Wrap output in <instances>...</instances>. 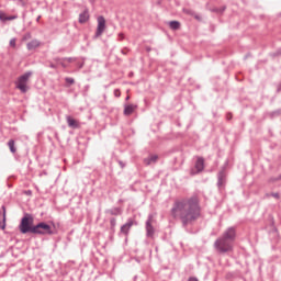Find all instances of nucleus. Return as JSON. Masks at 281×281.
Masks as SVG:
<instances>
[{
	"label": "nucleus",
	"mask_w": 281,
	"mask_h": 281,
	"mask_svg": "<svg viewBox=\"0 0 281 281\" xmlns=\"http://www.w3.org/2000/svg\"><path fill=\"white\" fill-rule=\"evenodd\" d=\"M170 213L172 218H179L181 221L182 227H188V225H192L201 217L199 199L196 196H191L176 200Z\"/></svg>",
	"instance_id": "nucleus-1"
},
{
	"label": "nucleus",
	"mask_w": 281,
	"mask_h": 281,
	"mask_svg": "<svg viewBox=\"0 0 281 281\" xmlns=\"http://www.w3.org/2000/svg\"><path fill=\"white\" fill-rule=\"evenodd\" d=\"M234 243H236V227L231 226L214 241L213 247L217 254H229L234 251Z\"/></svg>",
	"instance_id": "nucleus-2"
},
{
	"label": "nucleus",
	"mask_w": 281,
	"mask_h": 281,
	"mask_svg": "<svg viewBox=\"0 0 281 281\" xmlns=\"http://www.w3.org/2000/svg\"><path fill=\"white\" fill-rule=\"evenodd\" d=\"M19 229L21 234H34V229H36V225H34V217L26 213L21 220Z\"/></svg>",
	"instance_id": "nucleus-3"
},
{
	"label": "nucleus",
	"mask_w": 281,
	"mask_h": 281,
	"mask_svg": "<svg viewBox=\"0 0 281 281\" xmlns=\"http://www.w3.org/2000/svg\"><path fill=\"white\" fill-rule=\"evenodd\" d=\"M40 236H52L54 234V231H52V226L45 222H41L37 225H35L34 233Z\"/></svg>",
	"instance_id": "nucleus-4"
},
{
	"label": "nucleus",
	"mask_w": 281,
	"mask_h": 281,
	"mask_svg": "<svg viewBox=\"0 0 281 281\" xmlns=\"http://www.w3.org/2000/svg\"><path fill=\"white\" fill-rule=\"evenodd\" d=\"M32 76V72H25L24 75L20 76L16 82V89L21 90V93H27V80H30V77Z\"/></svg>",
	"instance_id": "nucleus-5"
},
{
	"label": "nucleus",
	"mask_w": 281,
	"mask_h": 281,
	"mask_svg": "<svg viewBox=\"0 0 281 281\" xmlns=\"http://www.w3.org/2000/svg\"><path fill=\"white\" fill-rule=\"evenodd\" d=\"M225 186H227V172L225 171L224 167L217 173V188L218 190H225Z\"/></svg>",
	"instance_id": "nucleus-6"
},
{
	"label": "nucleus",
	"mask_w": 281,
	"mask_h": 281,
	"mask_svg": "<svg viewBox=\"0 0 281 281\" xmlns=\"http://www.w3.org/2000/svg\"><path fill=\"white\" fill-rule=\"evenodd\" d=\"M98 21V26H97V31H95V38H99V36H102V34H104V30H106V20L104 19V16L100 15L97 19Z\"/></svg>",
	"instance_id": "nucleus-7"
},
{
	"label": "nucleus",
	"mask_w": 281,
	"mask_h": 281,
	"mask_svg": "<svg viewBox=\"0 0 281 281\" xmlns=\"http://www.w3.org/2000/svg\"><path fill=\"white\" fill-rule=\"evenodd\" d=\"M203 170H205V159H203V157H198L194 165V169H191V175H199L203 172Z\"/></svg>",
	"instance_id": "nucleus-8"
},
{
	"label": "nucleus",
	"mask_w": 281,
	"mask_h": 281,
	"mask_svg": "<svg viewBox=\"0 0 281 281\" xmlns=\"http://www.w3.org/2000/svg\"><path fill=\"white\" fill-rule=\"evenodd\" d=\"M146 236L153 238L155 236V227H153V215L149 214L146 221Z\"/></svg>",
	"instance_id": "nucleus-9"
},
{
	"label": "nucleus",
	"mask_w": 281,
	"mask_h": 281,
	"mask_svg": "<svg viewBox=\"0 0 281 281\" xmlns=\"http://www.w3.org/2000/svg\"><path fill=\"white\" fill-rule=\"evenodd\" d=\"M134 225H137V222H135V220L133 218H128L127 222L123 226H121L120 234L127 236L131 232V227H133Z\"/></svg>",
	"instance_id": "nucleus-10"
},
{
	"label": "nucleus",
	"mask_w": 281,
	"mask_h": 281,
	"mask_svg": "<svg viewBox=\"0 0 281 281\" xmlns=\"http://www.w3.org/2000/svg\"><path fill=\"white\" fill-rule=\"evenodd\" d=\"M66 122L69 128H80V123L76 119L71 117L70 115L66 116Z\"/></svg>",
	"instance_id": "nucleus-11"
},
{
	"label": "nucleus",
	"mask_w": 281,
	"mask_h": 281,
	"mask_svg": "<svg viewBox=\"0 0 281 281\" xmlns=\"http://www.w3.org/2000/svg\"><path fill=\"white\" fill-rule=\"evenodd\" d=\"M158 159H159V156L149 155L147 158L144 159V164H145V166H153V165L157 164Z\"/></svg>",
	"instance_id": "nucleus-12"
},
{
	"label": "nucleus",
	"mask_w": 281,
	"mask_h": 281,
	"mask_svg": "<svg viewBox=\"0 0 281 281\" xmlns=\"http://www.w3.org/2000/svg\"><path fill=\"white\" fill-rule=\"evenodd\" d=\"M37 47H41V41L38 40H33L26 44L29 52H33V49H37Z\"/></svg>",
	"instance_id": "nucleus-13"
},
{
	"label": "nucleus",
	"mask_w": 281,
	"mask_h": 281,
	"mask_svg": "<svg viewBox=\"0 0 281 281\" xmlns=\"http://www.w3.org/2000/svg\"><path fill=\"white\" fill-rule=\"evenodd\" d=\"M2 212L0 211V229H5V205L1 207Z\"/></svg>",
	"instance_id": "nucleus-14"
},
{
	"label": "nucleus",
	"mask_w": 281,
	"mask_h": 281,
	"mask_svg": "<svg viewBox=\"0 0 281 281\" xmlns=\"http://www.w3.org/2000/svg\"><path fill=\"white\" fill-rule=\"evenodd\" d=\"M89 21V10L86 9L83 12L79 14V23L82 25Z\"/></svg>",
	"instance_id": "nucleus-15"
},
{
	"label": "nucleus",
	"mask_w": 281,
	"mask_h": 281,
	"mask_svg": "<svg viewBox=\"0 0 281 281\" xmlns=\"http://www.w3.org/2000/svg\"><path fill=\"white\" fill-rule=\"evenodd\" d=\"M135 109H137V105H135V104L125 105L124 115H133V113H135Z\"/></svg>",
	"instance_id": "nucleus-16"
},
{
	"label": "nucleus",
	"mask_w": 281,
	"mask_h": 281,
	"mask_svg": "<svg viewBox=\"0 0 281 281\" xmlns=\"http://www.w3.org/2000/svg\"><path fill=\"white\" fill-rule=\"evenodd\" d=\"M117 225V220L115 217L110 218V229L112 234H115V226Z\"/></svg>",
	"instance_id": "nucleus-17"
},
{
	"label": "nucleus",
	"mask_w": 281,
	"mask_h": 281,
	"mask_svg": "<svg viewBox=\"0 0 281 281\" xmlns=\"http://www.w3.org/2000/svg\"><path fill=\"white\" fill-rule=\"evenodd\" d=\"M169 27L171 30H179V27H181V23L179 21H171L169 22Z\"/></svg>",
	"instance_id": "nucleus-18"
},
{
	"label": "nucleus",
	"mask_w": 281,
	"mask_h": 281,
	"mask_svg": "<svg viewBox=\"0 0 281 281\" xmlns=\"http://www.w3.org/2000/svg\"><path fill=\"white\" fill-rule=\"evenodd\" d=\"M109 212H110V214H111L112 216H120V214H122V209H120V207H114V209H111Z\"/></svg>",
	"instance_id": "nucleus-19"
},
{
	"label": "nucleus",
	"mask_w": 281,
	"mask_h": 281,
	"mask_svg": "<svg viewBox=\"0 0 281 281\" xmlns=\"http://www.w3.org/2000/svg\"><path fill=\"white\" fill-rule=\"evenodd\" d=\"M8 146H9V149L11 153H13V154L16 153V146L14 145V139H10L8 142Z\"/></svg>",
	"instance_id": "nucleus-20"
},
{
	"label": "nucleus",
	"mask_w": 281,
	"mask_h": 281,
	"mask_svg": "<svg viewBox=\"0 0 281 281\" xmlns=\"http://www.w3.org/2000/svg\"><path fill=\"white\" fill-rule=\"evenodd\" d=\"M226 7H221V8H214L212 9V12H216L217 14H223L225 12Z\"/></svg>",
	"instance_id": "nucleus-21"
},
{
	"label": "nucleus",
	"mask_w": 281,
	"mask_h": 281,
	"mask_svg": "<svg viewBox=\"0 0 281 281\" xmlns=\"http://www.w3.org/2000/svg\"><path fill=\"white\" fill-rule=\"evenodd\" d=\"M65 82H66L69 87H71V85H76V80H75L74 78H71V77H66V78H65Z\"/></svg>",
	"instance_id": "nucleus-22"
},
{
	"label": "nucleus",
	"mask_w": 281,
	"mask_h": 281,
	"mask_svg": "<svg viewBox=\"0 0 281 281\" xmlns=\"http://www.w3.org/2000/svg\"><path fill=\"white\" fill-rule=\"evenodd\" d=\"M0 21L2 23H5V21H8V15L3 11H0Z\"/></svg>",
	"instance_id": "nucleus-23"
},
{
	"label": "nucleus",
	"mask_w": 281,
	"mask_h": 281,
	"mask_svg": "<svg viewBox=\"0 0 281 281\" xmlns=\"http://www.w3.org/2000/svg\"><path fill=\"white\" fill-rule=\"evenodd\" d=\"M15 19H19V15H7V21H15Z\"/></svg>",
	"instance_id": "nucleus-24"
},
{
	"label": "nucleus",
	"mask_w": 281,
	"mask_h": 281,
	"mask_svg": "<svg viewBox=\"0 0 281 281\" xmlns=\"http://www.w3.org/2000/svg\"><path fill=\"white\" fill-rule=\"evenodd\" d=\"M10 46L11 47H16V38H11L10 40Z\"/></svg>",
	"instance_id": "nucleus-25"
},
{
	"label": "nucleus",
	"mask_w": 281,
	"mask_h": 281,
	"mask_svg": "<svg viewBox=\"0 0 281 281\" xmlns=\"http://www.w3.org/2000/svg\"><path fill=\"white\" fill-rule=\"evenodd\" d=\"M54 60H55V63H59V64H60V61H61V60H65V58L55 57Z\"/></svg>",
	"instance_id": "nucleus-26"
},
{
	"label": "nucleus",
	"mask_w": 281,
	"mask_h": 281,
	"mask_svg": "<svg viewBox=\"0 0 281 281\" xmlns=\"http://www.w3.org/2000/svg\"><path fill=\"white\" fill-rule=\"evenodd\" d=\"M271 196H273V199H280V193H271Z\"/></svg>",
	"instance_id": "nucleus-27"
},
{
	"label": "nucleus",
	"mask_w": 281,
	"mask_h": 281,
	"mask_svg": "<svg viewBox=\"0 0 281 281\" xmlns=\"http://www.w3.org/2000/svg\"><path fill=\"white\" fill-rule=\"evenodd\" d=\"M64 60H67V63H74V58H71V57H66V58H64Z\"/></svg>",
	"instance_id": "nucleus-28"
},
{
	"label": "nucleus",
	"mask_w": 281,
	"mask_h": 281,
	"mask_svg": "<svg viewBox=\"0 0 281 281\" xmlns=\"http://www.w3.org/2000/svg\"><path fill=\"white\" fill-rule=\"evenodd\" d=\"M119 166H121V168H125L126 164H124L122 160H119Z\"/></svg>",
	"instance_id": "nucleus-29"
},
{
	"label": "nucleus",
	"mask_w": 281,
	"mask_h": 281,
	"mask_svg": "<svg viewBox=\"0 0 281 281\" xmlns=\"http://www.w3.org/2000/svg\"><path fill=\"white\" fill-rule=\"evenodd\" d=\"M49 68H50V69H57L58 66H56L55 64H52V63H50V64H49Z\"/></svg>",
	"instance_id": "nucleus-30"
},
{
	"label": "nucleus",
	"mask_w": 281,
	"mask_h": 281,
	"mask_svg": "<svg viewBox=\"0 0 281 281\" xmlns=\"http://www.w3.org/2000/svg\"><path fill=\"white\" fill-rule=\"evenodd\" d=\"M59 65L63 66L64 69H66V67H67V64H65V60H61V61L59 63Z\"/></svg>",
	"instance_id": "nucleus-31"
},
{
	"label": "nucleus",
	"mask_w": 281,
	"mask_h": 281,
	"mask_svg": "<svg viewBox=\"0 0 281 281\" xmlns=\"http://www.w3.org/2000/svg\"><path fill=\"white\" fill-rule=\"evenodd\" d=\"M114 95L116 97V98H120V91L116 89V90H114Z\"/></svg>",
	"instance_id": "nucleus-32"
},
{
	"label": "nucleus",
	"mask_w": 281,
	"mask_h": 281,
	"mask_svg": "<svg viewBox=\"0 0 281 281\" xmlns=\"http://www.w3.org/2000/svg\"><path fill=\"white\" fill-rule=\"evenodd\" d=\"M281 49H279L277 53H273L272 56H280Z\"/></svg>",
	"instance_id": "nucleus-33"
},
{
	"label": "nucleus",
	"mask_w": 281,
	"mask_h": 281,
	"mask_svg": "<svg viewBox=\"0 0 281 281\" xmlns=\"http://www.w3.org/2000/svg\"><path fill=\"white\" fill-rule=\"evenodd\" d=\"M85 67V63H81L80 65H79V69H82Z\"/></svg>",
	"instance_id": "nucleus-34"
},
{
	"label": "nucleus",
	"mask_w": 281,
	"mask_h": 281,
	"mask_svg": "<svg viewBox=\"0 0 281 281\" xmlns=\"http://www.w3.org/2000/svg\"><path fill=\"white\" fill-rule=\"evenodd\" d=\"M119 36L121 37V40L124 38V34L120 33Z\"/></svg>",
	"instance_id": "nucleus-35"
},
{
	"label": "nucleus",
	"mask_w": 281,
	"mask_h": 281,
	"mask_svg": "<svg viewBox=\"0 0 281 281\" xmlns=\"http://www.w3.org/2000/svg\"><path fill=\"white\" fill-rule=\"evenodd\" d=\"M273 115H280V111L273 112Z\"/></svg>",
	"instance_id": "nucleus-36"
},
{
	"label": "nucleus",
	"mask_w": 281,
	"mask_h": 281,
	"mask_svg": "<svg viewBox=\"0 0 281 281\" xmlns=\"http://www.w3.org/2000/svg\"><path fill=\"white\" fill-rule=\"evenodd\" d=\"M41 21V15L37 16L36 22L38 23Z\"/></svg>",
	"instance_id": "nucleus-37"
},
{
	"label": "nucleus",
	"mask_w": 281,
	"mask_h": 281,
	"mask_svg": "<svg viewBox=\"0 0 281 281\" xmlns=\"http://www.w3.org/2000/svg\"><path fill=\"white\" fill-rule=\"evenodd\" d=\"M26 194L31 195V194H32V191H31V190L26 191Z\"/></svg>",
	"instance_id": "nucleus-38"
},
{
	"label": "nucleus",
	"mask_w": 281,
	"mask_h": 281,
	"mask_svg": "<svg viewBox=\"0 0 281 281\" xmlns=\"http://www.w3.org/2000/svg\"><path fill=\"white\" fill-rule=\"evenodd\" d=\"M232 117V115L231 114H227V120H229Z\"/></svg>",
	"instance_id": "nucleus-39"
},
{
	"label": "nucleus",
	"mask_w": 281,
	"mask_h": 281,
	"mask_svg": "<svg viewBox=\"0 0 281 281\" xmlns=\"http://www.w3.org/2000/svg\"><path fill=\"white\" fill-rule=\"evenodd\" d=\"M122 54H126L125 50H122Z\"/></svg>",
	"instance_id": "nucleus-40"
}]
</instances>
